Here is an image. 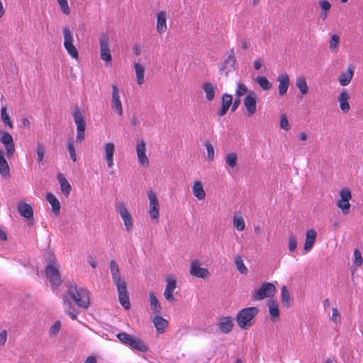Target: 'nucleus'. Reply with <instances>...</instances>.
I'll use <instances>...</instances> for the list:
<instances>
[{"label": "nucleus", "mask_w": 363, "mask_h": 363, "mask_svg": "<svg viewBox=\"0 0 363 363\" xmlns=\"http://www.w3.org/2000/svg\"><path fill=\"white\" fill-rule=\"evenodd\" d=\"M317 236L316 232L313 229L308 230L306 233V240L312 242H315Z\"/></svg>", "instance_id": "bf43d9fd"}, {"label": "nucleus", "mask_w": 363, "mask_h": 363, "mask_svg": "<svg viewBox=\"0 0 363 363\" xmlns=\"http://www.w3.org/2000/svg\"><path fill=\"white\" fill-rule=\"evenodd\" d=\"M166 286L164 291V297L167 301L171 303L175 301L174 293L177 288V281L174 277L168 276L166 279Z\"/></svg>", "instance_id": "2eb2a0df"}, {"label": "nucleus", "mask_w": 363, "mask_h": 363, "mask_svg": "<svg viewBox=\"0 0 363 363\" xmlns=\"http://www.w3.org/2000/svg\"><path fill=\"white\" fill-rule=\"evenodd\" d=\"M257 94L254 91H250L244 98L243 102L248 116H252L257 111Z\"/></svg>", "instance_id": "9d476101"}, {"label": "nucleus", "mask_w": 363, "mask_h": 363, "mask_svg": "<svg viewBox=\"0 0 363 363\" xmlns=\"http://www.w3.org/2000/svg\"><path fill=\"white\" fill-rule=\"evenodd\" d=\"M313 244H314L313 242L306 240L305 244H304V250L306 251V252H308L313 248Z\"/></svg>", "instance_id": "774afa93"}, {"label": "nucleus", "mask_w": 363, "mask_h": 363, "mask_svg": "<svg viewBox=\"0 0 363 363\" xmlns=\"http://www.w3.org/2000/svg\"><path fill=\"white\" fill-rule=\"evenodd\" d=\"M100 43V57L102 60L110 62L112 60L111 50L109 48V38L107 35H103L99 38Z\"/></svg>", "instance_id": "9b49d317"}, {"label": "nucleus", "mask_w": 363, "mask_h": 363, "mask_svg": "<svg viewBox=\"0 0 363 363\" xmlns=\"http://www.w3.org/2000/svg\"><path fill=\"white\" fill-rule=\"evenodd\" d=\"M1 118L2 122L6 125H8L10 128H13V123L11 121L9 116L6 113V106H2L1 109Z\"/></svg>", "instance_id": "49530a36"}, {"label": "nucleus", "mask_w": 363, "mask_h": 363, "mask_svg": "<svg viewBox=\"0 0 363 363\" xmlns=\"http://www.w3.org/2000/svg\"><path fill=\"white\" fill-rule=\"evenodd\" d=\"M67 150L69 152V156H70V158L72 159V160L73 162H76L77 161V153H76V150H75V147H74V141L72 139H70L67 141Z\"/></svg>", "instance_id": "de8ad7c7"}, {"label": "nucleus", "mask_w": 363, "mask_h": 363, "mask_svg": "<svg viewBox=\"0 0 363 363\" xmlns=\"http://www.w3.org/2000/svg\"><path fill=\"white\" fill-rule=\"evenodd\" d=\"M192 193L194 196L200 201L205 199L206 192L203 189V184L200 181L194 182L192 186Z\"/></svg>", "instance_id": "c756f323"}, {"label": "nucleus", "mask_w": 363, "mask_h": 363, "mask_svg": "<svg viewBox=\"0 0 363 363\" xmlns=\"http://www.w3.org/2000/svg\"><path fill=\"white\" fill-rule=\"evenodd\" d=\"M62 11L66 14L69 15L70 13V9L68 5L67 0H57Z\"/></svg>", "instance_id": "5fc2aeb1"}, {"label": "nucleus", "mask_w": 363, "mask_h": 363, "mask_svg": "<svg viewBox=\"0 0 363 363\" xmlns=\"http://www.w3.org/2000/svg\"><path fill=\"white\" fill-rule=\"evenodd\" d=\"M116 337L118 339L123 343L127 345H130L133 337L130 335L128 334L127 333H120L117 334Z\"/></svg>", "instance_id": "09e8293b"}, {"label": "nucleus", "mask_w": 363, "mask_h": 363, "mask_svg": "<svg viewBox=\"0 0 363 363\" xmlns=\"http://www.w3.org/2000/svg\"><path fill=\"white\" fill-rule=\"evenodd\" d=\"M64 301V308L65 312L70 316L72 320H75L78 315V311H77L75 306L72 305V303L67 299L65 297L63 299Z\"/></svg>", "instance_id": "e433bc0d"}, {"label": "nucleus", "mask_w": 363, "mask_h": 363, "mask_svg": "<svg viewBox=\"0 0 363 363\" xmlns=\"http://www.w3.org/2000/svg\"><path fill=\"white\" fill-rule=\"evenodd\" d=\"M205 146H206V148L207 150V157H208V160L213 161L214 159V155H215L213 146L209 142H206Z\"/></svg>", "instance_id": "864d4df0"}, {"label": "nucleus", "mask_w": 363, "mask_h": 363, "mask_svg": "<svg viewBox=\"0 0 363 363\" xmlns=\"http://www.w3.org/2000/svg\"><path fill=\"white\" fill-rule=\"evenodd\" d=\"M241 104V99L235 96L234 101H232L231 111L234 112Z\"/></svg>", "instance_id": "e2e57ef3"}, {"label": "nucleus", "mask_w": 363, "mask_h": 363, "mask_svg": "<svg viewBox=\"0 0 363 363\" xmlns=\"http://www.w3.org/2000/svg\"><path fill=\"white\" fill-rule=\"evenodd\" d=\"M134 69L135 71L137 82L139 85H141L145 82V79H144L145 68L140 63L134 62Z\"/></svg>", "instance_id": "4c0bfd02"}, {"label": "nucleus", "mask_w": 363, "mask_h": 363, "mask_svg": "<svg viewBox=\"0 0 363 363\" xmlns=\"http://www.w3.org/2000/svg\"><path fill=\"white\" fill-rule=\"evenodd\" d=\"M340 45V36L337 34H333L329 43L330 50L333 52H337Z\"/></svg>", "instance_id": "c03bdc74"}, {"label": "nucleus", "mask_w": 363, "mask_h": 363, "mask_svg": "<svg viewBox=\"0 0 363 363\" xmlns=\"http://www.w3.org/2000/svg\"><path fill=\"white\" fill-rule=\"evenodd\" d=\"M277 81L279 82V94L284 96L289 86V77L286 73L282 74L278 77Z\"/></svg>", "instance_id": "393cba45"}, {"label": "nucleus", "mask_w": 363, "mask_h": 363, "mask_svg": "<svg viewBox=\"0 0 363 363\" xmlns=\"http://www.w3.org/2000/svg\"><path fill=\"white\" fill-rule=\"evenodd\" d=\"M250 91H248V89L247 86L239 82L236 84V88L235 90V96L240 98L245 95H247Z\"/></svg>", "instance_id": "ea45409f"}, {"label": "nucleus", "mask_w": 363, "mask_h": 363, "mask_svg": "<svg viewBox=\"0 0 363 363\" xmlns=\"http://www.w3.org/2000/svg\"><path fill=\"white\" fill-rule=\"evenodd\" d=\"M280 126L282 129L288 130L290 128V125L286 114L283 113L280 117Z\"/></svg>", "instance_id": "4d7b16f0"}, {"label": "nucleus", "mask_w": 363, "mask_h": 363, "mask_svg": "<svg viewBox=\"0 0 363 363\" xmlns=\"http://www.w3.org/2000/svg\"><path fill=\"white\" fill-rule=\"evenodd\" d=\"M235 264L236 266L237 269L242 274H247L248 272V269L244 264V262L242 257L239 255L235 256L234 259Z\"/></svg>", "instance_id": "79ce46f5"}, {"label": "nucleus", "mask_w": 363, "mask_h": 363, "mask_svg": "<svg viewBox=\"0 0 363 363\" xmlns=\"http://www.w3.org/2000/svg\"><path fill=\"white\" fill-rule=\"evenodd\" d=\"M267 306L271 320L275 321V318H277L279 315V303L277 301L271 299L268 301Z\"/></svg>", "instance_id": "473e14b6"}, {"label": "nucleus", "mask_w": 363, "mask_h": 363, "mask_svg": "<svg viewBox=\"0 0 363 363\" xmlns=\"http://www.w3.org/2000/svg\"><path fill=\"white\" fill-rule=\"evenodd\" d=\"M57 179L60 185V189L62 194L65 196H67L70 194L72 189L71 185L69 184V182L66 179V178L64 177V175L62 174H58Z\"/></svg>", "instance_id": "2f4dec72"}, {"label": "nucleus", "mask_w": 363, "mask_h": 363, "mask_svg": "<svg viewBox=\"0 0 363 363\" xmlns=\"http://www.w3.org/2000/svg\"><path fill=\"white\" fill-rule=\"evenodd\" d=\"M318 4L320 9L319 16L323 21H325L328 17L332 4L329 0H318Z\"/></svg>", "instance_id": "a878e982"}, {"label": "nucleus", "mask_w": 363, "mask_h": 363, "mask_svg": "<svg viewBox=\"0 0 363 363\" xmlns=\"http://www.w3.org/2000/svg\"><path fill=\"white\" fill-rule=\"evenodd\" d=\"M240 45L243 50H247L249 48L250 43L248 40L243 39L240 41Z\"/></svg>", "instance_id": "338daca9"}, {"label": "nucleus", "mask_w": 363, "mask_h": 363, "mask_svg": "<svg viewBox=\"0 0 363 363\" xmlns=\"http://www.w3.org/2000/svg\"><path fill=\"white\" fill-rule=\"evenodd\" d=\"M340 319H341V317H340V313H339L337 308H333L331 320L335 323H340Z\"/></svg>", "instance_id": "052dcab7"}, {"label": "nucleus", "mask_w": 363, "mask_h": 363, "mask_svg": "<svg viewBox=\"0 0 363 363\" xmlns=\"http://www.w3.org/2000/svg\"><path fill=\"white\" fill-rule=\"evenodd\" d=\"M354 264L357 266L360 267L362 264V254L360 251L357 249H355L354 251Z\"/></svg>", "instance_id": "13d9d810"}, {"label": "nucleus", "mask_w": 363, "mask_h": 363, "mask_svg": "<svg viewBox=\"0 0 363 363\" xmlns=\"http://www.w3.org/2000/svg\"><path fill=\"white\" fill-rule=\"evenodd\" d=\"M233 225L239 231L245 230V223L242 217L235 216L233 218Z\"/></svg>", "instance_id": "8fccbe9b"}, {"label": "nucleus", "mask_w": 363, "mask_h": 363, "mask_svg": "<svg viewBox=\"0 0 363 363\" xmlns=\"http://www.w3.org/2000/svg\"><path fill=\"white\" fill-rule=\"evenodd\" d=\"M0 142L4 145L6 157L10 159L15 152V145L12 135L6 131L0 130Z\"/></svg>", "instance_id": "6e6552de"}, {"label": "nucleus", "mask_w": 363, "mask_h": 363, "mask_svg": "<svg viewBox=\"0 0 363 363\" xmlns=\"http://www.w3.org/2000/svg\"><path fill=\"white\" fill-rule=\"evenodd\" d=\"M189 273L193 277L202 279L208 277L210 274L207 269L200 267V264L198 260L191 262Z\"/></svg>", "instance_id": "f3484780"}, {"label": "nucleus", "mask_w": 363, "mask_h": 363, "mask_svg": "<svg viewBox=\"0 0 363 363\" xmlns=\"http://www.w3.org/2000/svg\"><path fill=\"white\" fill-rule=\"evenodd\" d=\"M135 151L140 164L144 167H147L150 162L146 155V144L143 140H138L137 141Z\"/></svg>", "instance_id": "ddd939ff"}, {"label": "nucleus", "mask_w": 363, "mask_h": 363, "mask_svg": "<svg viewBox=\"0 0 363 363\" xmlns=\"http://www.w3.org/2000/svg\"><path fill=\"white\" fill-rule=\"evenodd\" d=\"M264 61L261 58L256 59L253 62V66L255 69H259L263 65Z\"/></svg>", "instance_id": "69168bd1"}, {"label": "nucleus", "mask_w": 363, "mask_h": 363, "mask_svg": "<svg viewBox=\"0 0 363 363\" xmlns=\"http://www.w3.org/2000/svg\"><path fill=\"white\" fill-rule=\"evenodd\" d=\"M203 90L206 94V98L208 101H212L215 96V91L216 89V85H213L211 82H204L202 86Z\"/></svg>", "instance_id": "f704fd0d"}, {"label": "nucleus", "mask_w": 363, "mask_h": 363, "mask_svg": "<svg viewBox=\"0 0 363 363\" xmlns=\"http://www.w3.org/2000/svg\"><path fill=\"white\" fill-rule=\"evenodd\" d=\"M354 66L351 65L347 67L346 71L340 72L337 81L342 86H346L350 84L354 74Z\"/></svg>", "instance_id": "a211bd4d"}, {"label": "nucleus", "mask_w": 363, "mask_h": 363, "mask_svg": "<svg viewBox=\"0 0 363 363\" xmlns=\"http://www.w3.org/2000/svg\"><path fill=\"white\" fill-rule=\"evenodd\" d=\"M116 211L120 214L122 218L125 230L128 232L131 231L133 228L132 216L123 202H118L116 203Z\"/></svg>", "instance_id": "1a4fd4ad"}, {"label": "nucleus", "mask_w": 363, "mask_h": 363, "mask_svg": "<svg viewBox=\"0 0 363 363\" xmlns=\"http://www.w3.org/2000/svg\"><path fill=\"white\" fill-rule=\"evenodd\" d=\"M112 108L116 113L121 116L123 114V107L120 100L119 90L116 85H112Z\"/></svg>", "instance_id": "412c9836"}, {"label": "nucleus", "mask_w": 363, "mask_h": 363, "mask_svg": "<svg viewBox=\"0 0 363 363\" xmlns=\"http://www.w3.org/2000/svg\"><path fill=\"white\" fill-rule=\"evenodd\" d=\"M61 323L60 321H56L53 325H52L50 328V334L52 335H55L59 333L60 329Z\"/></svg>", "instance_id": "680f3d73"}, {"label": "nucleus", "mask_w": 363, "mask_h": 363, "mask_svg": "<svg viewBox=\"0 0 363 363\" xmlns=\"http://www.w3.org/2000/svg\"><path fill=\"white\" fill-rule=\"evenodd\" d=\"M153 323L157 330L162 333L168 325V322L160 315H156L153 319Z\"/></svg>", "instance_id": "c9c22d12"}, {"label": "nucleus", "mask_w": 363, "mask_h": 363, "mask_svg": "<svg viewBox=\"0 0 363 363\" xmlns=\"http://www.w3.org/2000/svg\"><path fill=\"white\" fill-rule=\"evenodd\" d=\"M256 82L259 84V86L264 90H269L271 89L272 84V83L267 79L266 77L259 76L256 79Z\"/></svg>", "instance_id": "a18cd8bd"}, {"label": "nucleus", "mask_w": 363, "mask_h": 363, "mask_svg": "<svg viewBox=\"0 0 363 363\" xmlns=\"http://www.w3.org/2000/svg\"><path fill=\"white\" fill-rule=\"evenodd\" d=\"M36 152H37V155H38V161L39 162H42L43 160L44 155L45 153V146L42 143H37Z\"/></svg>", "instance_id": "603ef678"}, {"label": "nucleus", "mask_w": 363, "mask_h": 363, "mask_svg": "<svg viewBox=\"0 0 363 363\" xmlns=\"http://www.w3.org/2000/svg\"><path fill=\"white\" fill-rule=\"evenodd\" d=\"M236 62L237 60L235 56V52L233 48H232L228 52V57L221 63L219 67V74L227 77L230 72L235 69Z\"/></svg>", "instance_id": "0eeeda50"}, {"label": "nucleus", "mask_w": 363, "mask_h": 363, "mask_svg": "<svg viewBox=\"0 0 363 363\" xmlns=\"http://www.w3.org/2000/svg\"><path fill=\"white\" fill-rule=\"evenodd\" d=\"M133 349L137 350L140 352H145L147 351V347L144 344V342L138 338L133 337L130 345Z\"/></svg>", "instance_id": "a19ab883"}, {"label": "nucleus", "mask_w": 363, "mask_h": 363, "mask_svg": "<svg viewBox=\"0 0 363 363\" xmlns=\"http://www.w3.org/2000/svg\"><path fill=\"white\" fill-rule=\"evenodd\" d=\"M150 308L156 315H161L162 307L157 296L153 292H149Z\"/></svg>", "instance_id": "7c9ffc66"}, {"label": "nucleus", "mask_w": 363, "mask_h": 363, "mask_svg": "<svg viewBox=\"0 0 363 363\" xmlns=\"http://www.w3.org/2000/svg\"><path fill=\"white\" fill-rule=\"evenodd\" d=\"M68 294L76 304L84 309L88 308L89 306V291L82 287H77L76 285H69Z\"/></svg>", "instance_id": "7ed1b4c3"}, {"label": "nucleus", "mask_w": 363, "mask_h": 363, "mask_svg": "<svg viewBox=\"0 0 363 363\" xmlns=\"http://www.w3.org/2000/svg\"><path fill=\"white\" fill-rule=\"evenodd\" d=\"M296 86L299 89L302 95H305L308 92V86L306 79L301 76L296 78Z\"/></svg>", "instance_id": "58836bf2"}, {"label": "nucleus", "mask_w": 363, "mask_h": 363, "mask_svg": "<svg viewBox=\"0 0 363 363\" xmlns=\"http://www.w3.org/2000/svg\"><path fill=\"white\" fill-rule=\"evenodd\" d=\"M104 149L105 152V160L107 162V166L111 168L113 164V155L116 151L115 145L113 143H106L104 144Z\"/></svg>", "instance_id": "4be33fe9"}, {"label": "nucleus", "mask_w": 363, "mask_h": 363, "mask_svg": "<svg viewBox=\"0 0 363 363\" xmlns=\"http://www.w3.org/2000/svg\"><path fill=\"white\" fill-rule=\"evenodd\" d=\"M257 307L252 306L240 310L236 315L238 325L242 329H247L252 325V320L258 313Z\"/></svg>", "instance_id": "20e7f679"}, {"label": "nucleus", "mask_w": 363, "mask_h": 363, "mask_svg": "<svg viewBox=\"0 0 363 363\" xmlns=\"http://www.w3.org/2000/svg\"><path fill=\"white\" fill-rule=\"evenodd\" d=\"M17 209H18V213L21 216H23L28 220V225H32L33 223V211L32 207L26 203L20 202L18 204Z\"/></svg>", "instance_id": "6ab92c4d"}, {"label": "nucleus", "mask_w": 363, "mask_h": 363, "mask_svg": "<svg viewBox=\"0 0 363 363\" xmlns=\"http://www.w3.org/2000/svg\"><path fill=\"white\" fill-rule=\"evenodd\" d=\"M233 96L228 94H223L222 96L221 108L218 110L216 114L219 116H225L232 105Z\"/></svg>", "instance_id": "5701e85b"}, {"label": "nucleus", "mask_w": 363, "mask_h": 363, "mask_svg": "<svg viewBox=\"0 0 363 363\" xmlns=\"http://www.w3.org/2000/svg\"><path fill=\"white\" fill-rule=\"evenodd\" d=\"M150 200V216L151 219H157L159 217L160 205L157 196L155 192L150 191L147 194Z\"/></svg>", "instance_id": "dca6fc26"}, {"label": "nucleus", "mask_w": 363, "mask_h": 363, "mask_svg": "<svg viewBox=\"0 0 363 363\" xmlns=\"http://www.w3.org/2000/svg\"><path fill=\"white\" fill-rule=\"evenodd\" d=\"M110 271L113 281L117 288L119 302L125 309H129L130 308V302L127 291V284L122 279L119 266L115 260H111L110 262Z\"/></svg>", "instance_id": "f257e3e1"}, {"label": "nucleus", "mask_w": 363, "mask_h": 363, "mask_svg": "<svg viewBox=\"0 0 363 363\" xmlns=\"http://www.w3.org/2000/svg\"><path fill=\"white\" fill-rule=\"evenodd\" d=\"M350 99V94L348 90L347 89H342L337 96V101L340 104V108L345 113H347L350 109V106L348 102Z\"/></svg>", "instance_id": "aec40b11"}, {"label": "nucleus", "mask_w": 363, "mask_h": 363, "mask_svg": "<svg viewBox=\"0 0 363 363\" xmlns=\"http://www.w3.org/2000/svg\"><path fill=\"white\" fill-rule=\"evenodd\" d=\"M289 250L290 252H294L297 247V240L294 235H290L289 237Z\"/></svg>", "instance_id": "6e6d98bb"}, {"label": "nucleus", "mask_w": 363, "mask_h": 363, "mask_svg": "<svg viewBox=\"0 0 363 363\" xmlns=\"http://www.w3.org/2000/svg\"><path fill=\"white\" fill-rule=\"evenodd\" d=\"M6 152L0 148V174L4 178L10 177V168L6 159Z\"/></svg>", "instance_id": "b1692460"}, {"label": "nucleus", "mask_w": 363, "mask_h": 363, "mask_svg": "<svg viewBox=\"0 0 363 363\" xmlns=\"http://www.w3.org/2000/svg\"><path fill=\"white\" fill-rule=\"evenodd\" d=\"M340 199L337 201V206L344 214L349 213L350 208V203L349 201L351 199V192L347 189H342L340 192Z\"/></svg>", "instance_id": "f8f14e48"}, {"label": "nucleus", "mask_w": 363, "mask_h": 363, "mask_svg": "<svg viewBox=\"0 0 363 363\" xmlns=\"http://www.w3.org/2000/svg\"><path fill=\"white\" fill-rule=\"evenodd\" d=\"M73 118L74 123L77 125V130H85L86 122L84 116L78 108H77L73 112Z\"/></svg>", "instance_id": "bb28decb"}, {"label": "nucleus", "mask_w": 363, "mask_h": 363, "mask_svg": "<svg viewBox=\"0 0 363 363\" xmlns=\"http://www.w3.org/2000/svg\"><path fill=\"white\" fill-rule=\"evenodd\" d=\"M233 321L229 317H224L221 318L218 323V327L220 331L223 333H228L232 330Z\"/></svg>", "instance_id": "72a5a7b5"}, {"label": "nucleus", "mask_w": 363, "mask_h": 363, "mask_svg": "<svg viewBox=\"0 0 363 363\" xmlns=\"http://www.w3.org/2000/svg\"><path fill=\"white\" fill-rule=\"evenodd\" d=\"M275 286L269 282H264L261 286L252 292V299L255 301L263 300L269 298L275 294Z\"/></svg>", "instance_id": "39448f33"}, {"label": "nucleus", "mask_w": 363, "mask_h": 363, "mask_svg": "<svg viewBox=\"0 0 363 363\" xmlns=\"http://www.w3.org/2000/svg\"><path fill=\"white\" fill-rule=\"evenodd\" d=\"M281 301L284 306H289L290 304V295L285 286L281 288Z\"/></svg>", "instance_id": "3c124183"}, {"label": "nucleus", "mask_w": 363, "mask_h": 363, "mask_svg": "<svg viewBox=\"0 0 363 363\" xmlns=\"http://www.w3.org/2000/svg\"><path fill=\"white\" fill-rule=\"evenodd\" d=\"M167 15L165 11H160L157 15V30L160 33H164L167 30Z\"/></svg>", "instance_id": "cd10ccee"}, {"label": "nucleus", "mask_w": 363, "mask_h": 363, "mask_svg": "<svg viewBox=\"0 0 363 363\" xmlns=\"http://www.w3.org/2000/svg\"><path fill=\"white\" fill-rule=\"evenodd\" d=\"M7 340V332L6 330H3L0 333V345H4Z\"/></svg>", "instance_id": "0e129e2a"}, {"label": "nucleus", "mask_w": 363, "mask_h": 363, "mask_svg": "<svg viewBox=\"0 0 363 363\" xmlns=\"http://www.w3.org/2000/svg\"><path fill=\"white\" fill-rule=\"evenodd\" d=\"M62 33L64 37V47L66 49L67 53L72 58L77 59L79 57V52L73 44L74 38L72 33L67 27H64L62 28Z\"/></svg>", "instance_id": "423d86ee"}, {"label": "nucleus", "mask_w": 363, "mask_h": 363, "mask_svg": "<svg viewBox=\"0 0 363 363\" xmlns=\"http://www.w3.org/2000/svg\"><path fill=\"white\" fill-rule=\"evenodd\" d=\"M225 163L230 168H235L237 166L238 163V157L236 153L230 152L228 153L225 157Z\"/></svg>", "instance_id": "37998d69"}, {"label": "nucleus", "mask_w": 363, "mask_h": 363, "mask_svg": "<svg viewBox=\"0 0 363 363\" xmlns=\"http://www.w3.org/2000/svg\"><path fill=\"white\" fill-rule=\"evenodd\" d=\"M47 201L52 206V211L55 215L60 214V203L56 196L52 193L46 194Z\"/></svg>", "instance_id": "c85d7f7f"}, {"label": "nucleus", "mask_w": 363, "mask_h": 363, "mask_svg": "<svg viewBox=\"0 0 363 363\" xmlns=\"http://www.w3.org/2000/svg\"><path fill=\"white\" fill-rule=\"evenodd\" d=\"M110 271L113 281L117 288L119 302L125 309H129L130 308V302L127 291V284L122 279L119 266L115 260H111L110 262Z\"/></svg>", "instance_id": "f03ea898"}, {"label": "nucleus", "mask_w": 363, "mask_h": 363, "mask_svg": "<svg viewBox=\"0 0 363 363\" xmlns=\"http://www.w3.org/2000/svg\"><path fill=\"white\" fill-rule=\"evenodd\" d=\"M45 275L53 287H57L61 284V277L59 271L52 264H49L47 265Z\"/></svg>", "instance_id": "4468645a"}]
</instances>
